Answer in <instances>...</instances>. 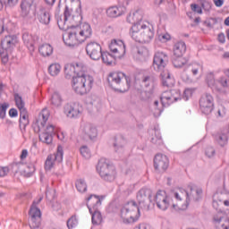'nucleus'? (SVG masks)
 <instances>
[{"label": "nucleus", "mask_w": 229, "mask_h": 229, "mask_svg": "<svg viewBox=\"0 0 229 229\" xmlns=\"http://www.w3.org/2000/svg\"><path fill=\"white\" fill-rule=\"evenodd\" d=\"M191 97H192V89H186L183 91L182 99L184 101H189V98H191Z\"/></svg>", "instance_id": "obj_57"}, {"label": "nucleus", "mask_w": 229, "mask_h": 229, "mask_svg": "<svg viewBox=\"0 0 229 229\" xmlns=\"http://www.w3.org/2000/svg\"><path fill=\"white\" fill-rule=\"evenodd\" d=\"M103 64L106 65H112L115 60L119 59V57H115V54H110L108 52H102L101 57Z\"/></svg>", "instance_id": "obj_30"}, {"label": "nucleus", "mask_w": 229, "mask_h": 229, "mask_svg": "<svg viewBox=\"0 0 229 229\" xmlns=\"http://www.w3.org/2000/svg\"><path fill=\"white\" fill-rule=\"evenodd\" d=\"M17 44V36L8 35L1 40V48H0V58L2 64H8L9 55L12 52V47H15Z\"/></svg>", "instance_id": "obj_8"}, {"label": "nucleus", "mask_w": 229, "mask_h": 229, "mask_svg": "<svg viewBox=\"0 0 229 229\" xmlns=\"http://www.w3.org/2000/svg\"><path fill=\"white\" fill-rule=\"evenodd\" d=\"M125 145H126V140L123 136H119L114 139V148L116 153H121V151L124 149Z\"/></svg>", "instance_id": "obj_31"}, {"label": "nucleus", "mask_w": 229, "mask_h": 229, "mask_svg": "<svg viewBox=\"0 0 229 229\" xmlns=\"http://www.w3.org/2000/svg\"><path fill=\"white\" fill-rule=\"evenodd\" d=\"M86 53L91 60L98 61L101 58L103 50L99 43L91 41L86 45Z\"/></svg>", "instance_id": "obj_14"}, {"label": "nucleus", "mask_w": 229, "mask_h": 229, "mask_svg": "<svg viewBox=\"0 0 229 229\" xmlns=\"http://www.w3.org/2000/svg\"><path fill=\"white\" fill-rule=\"evenodd\" d=\"M10 173L8 166H0V178L6 176Z\"/></svg>", "instance_id": "obj_61"}, {"label": "nucleus", "mask_w": 229, "mask_h": 229, "mask_svg": "<svg viewBox=\"0 0 229 229\" xmlns=\"http://www.w3.org/2000/svg\"><path fill=\"white\" fill-rule=\"evenodd\" d=\"M225 115H226V111L225 110L223 106H221L216 111V117H225Z\"/></svg>", "instance_id": "obj_63"}, {"label": "nucleus", "mask_w": 229, "mask_h": 229, "mask_svg": "<svg viewBox=\"0 0 229 229\" xmlns=\"http://www.w3.org/2000/svg\"><path fill=\"white\" fill-rule=\"evenodd\" d=\"M55 190H51L49 188H47V191H46V198L48 201H53V199H55Z\"/></svg>", "instance_id": "obj_54"}, {"label": "nucleus", "mask_w": 229, "mask_h": 229, "mask_svg": "<svg viewBox=\"0 0 229 229\" xmlns=\"http://www.w3.org/2000/svg\"><path fill=\"white\" fill-rule=\"evenodd\" d=\"M44 199V197H39L38 200H34L30 212L29 216H30V227L31 229H37L40 227V223L42 221V213L40 212V208L37 207L40 201Z\"/></svg>", "instance_id": "obj_9"}, {"label": "nucleus", "mask_w": 229, "mask_h": 229, "mask_svg": "<svg viewBox=\"0 0 229 229\" xmlns=\"http://www.w3.org/2000/svg\"><path fill=\"white\" fill-rule=\"evenodd\" d=\"M38 21L40 24H44L45 26H48L49 22H51V14L49 11H46L45 9H41L39 14L38 16Z\"/></svg>", "instance_id": "obj_27"}, {"label": "nucleus", "mask_w": 229, "mask_h": 229, "mask_svg": "<svg viewBox=\"0 0 229 229\" xmlns=\"http://www.w3.org/2000/svg\"><path fill=\"white\" fill-rule=\"evenodd\" d=\"M173 51L174 56H183L187 51V45H185V42L183 41H178L174 45Z\"/></svg>", "instance_id": "obj_23"}, {"label": "nucleus", "mask_w": 229, "mask_h": 229, "mask_svg": "<svg viewBox=\"0 0 229 229\" xmlns=\"http://www.w3.org/2000/svg\"><path fill=\"white\" fill-rule=\"evenodd\" d=\"M214 223H221V221H224V223L221 225L222 229H229V218L228 216L222 217L219 216H214L213 217Z\"/></svg>", "instance_id": "obj_41"}, {"label": "nucleus", "mask_w": 229, "mask_h": 229, "mask_svg": "<svg viewBox=\"0 0 229 229\" xmlns=\"http://www.w3.org/2000/svg\"><path fill=\"white\" fill-rule=\"evenodd\" d=\"M124 13V8L122 6H112L106 10V15L108 17H121Z\"/></svg>", "instance_id": "obj_26"}, {"label": "nucleus", "mask_w": 229, "mask_h": 229, "mask_svg": "<svg viewBox=\"0 0 229 229\" xmlns=\"http://www.w3.org/2000/svg\"><path fill=\"white\" fill-rule=\"evenodd\" d=\"M90 37H92V29L89 23H84L82 28L78 25L72 26L65 36H63V40L69 47H74V46L82 44V42H85Z\"/></svg>", "instance_id": "obj_2"}, {"label": "nucleus", "mask_w": 229, "mask_h": 229, "mask_svg": "<svg viewBox=\"0 0 229 229\" xmlns=\"http://www.w3.org/2000/svg\"><path fill=\"white\" fill-rule=\"evenodd\" d=\"M190 191L191 192L189 193V201H191V199H193V201H199V199H201L203 190L190 187Z\"/></svg>", "instance_id": "obj_32"}, {"label": "nucleus", "mask_w": 229, "mask_h": 229, "mask_svg": "<svg viewBox=\"0 0 229 229\" xmlns=\"http://www.w3.org/2000/svg\"><path fill=\"white\" fill-rule=\"evenodd\" d=\"M109 49L115 58L121 59L126 55V45L123 40L113 39L109 44Z\"/></svg>", "instance_id": "obj_15"}, {"label": "nucleus", "mask_w": 229, "mask_h": 229, "mask_svg": "<svg viewBox=\"0 0 229 229\" xmlns=\"http://www.w3.org/2000/svg\"><path fill=\"white\" fill-rule=\"evenodd\" d=\"M103 199H105V196H98L91 194L87 199V207L89 210V214H92V210L98 209L103 203Z\"/></svg>", "instance_id": "obj_20"}, {"label": "nucleus", "mask_w": 229, "mask_h": 229, "mask_svg": "<svg viewBox=\"0 0 229 229\" xmlns=\"http://www.w3.org/2000/svg\"><path fill=\"white\" fill-rule=\"evenodd\" d=\"M79 1V7L76 9L74 14H72V9L69 8V6L65 5L64 12V23H66L67 21L70 22H74L75 24H80L81 22L83 16H81V2Z\"/></svg>", "instance_id": "obj_12"}, {"label": "nucleus", "mask_w": 229, "mask_h": 229, "mask_svg": "<svg viewBox=\"0 0 229 229\" xmlns=\"http://www.w3.org/2000/svg\"><path fill=\"white\" fill-rule=\"evenodd\" d=\"M62 71V66L59 64H52L48 67V72L51 76H58Z\"/></svg>", "instance_id": "obj_42"}, {"label": "nucleus", "mask_w": 229, "mask_h": 229, "mask_svg": "<svg viewBox=\"0 0 229 229\" xmlns=\"http://www.w3.org/2000/svg\"><path fill=\"white\" fill-rule=\"evenodd\" d=\"M30 119V115L28 114V109H22L20 111V119L19 121H24Z\"/></svg>", "instance_id": "obj_60"}, {"label": "nucleus", "mask_w": 229, "mask_h": 229, "mask_svg": "<svg viewBox=\"0 0 229 229\" xmlns=\"http://www.w3.org/2000/svg\"><path fill=\"white\" fill-rule=\"evenodd\" d=\"M107 83L114 92H128L131 85V79L123 72H113L107 76Z\"/></svg>", "instance_id": "obj_5"}, {"label": "nucleus", "mask_w": 229, "mask_h": 229, "mask_svg": "<svg viewBox=\"0 0 229 229\" xmlns=\"http://www.w3.org/2000/svg\"><path fill=\"white\" fill-rule=\"evenodd\" d=\"M50 115L49 110L47 107L43 108L38 114L36 124H34V131L39 133V140L44 144H52L53 135H55V125L46 126Z\"/></svg>", "instance_id": "obj_1"}, {"label": "nucleus", "mask_w": 229, "mask_h": 229, "mask_svg": "<svg viewBox=\"0 0 229 229\" xmlns=\"http://www.w3.org/2000/svg\"><path fill=\"white\" fill-rule=\"evenodd\" d=\"M215 140L218 146L224 148L228 144V132H218L215 135Z\"/></svg>", "instance_id": "obj_29"}, {"label": "nucleus", "mask_w": 229, "mask_h": 229, "mask_svg": "<svg viewBox=\"0 0 229 229\" xmlns=\"http://www.w3.org/2000/svg\"><path fill=\"white\" fill-rule=\"evenodd\" d=\"M151 194H153V191L148 188H142L138 191L137 200L140 205V207H138L139 210H140V208H143L144 210H149V205L153 203V200L151 199Z\"/></svg>", "instance_id": "obj_10"}, {"label": "nucleus", "mask_w": 229, "mask_h": 229, "mask_svg": "<svg viewBox=\"0 0 229 229\" xmlns=\"http://www.w3.org/2000/svg\"><path fill=\"white\" fill-rule=\"evenodd\" d=\"M53 160H55L53 157V155L47 156V160L45 162L46 171H51V169H53V165H54Z\"/></svg>", "instance_id": "obj_49"}, {"label": "nucleus", "mask_w": 229, "mask_h": 229, "mask_svg": "<svg viewBox=\"0 0 229 229\" xmlns=\"http://www.w3.org/2000/svg\"><path fill=\"white\" fill-rule=\"evenodd\" d=\"M75 187L79 192H87V182L83 179L77 180Z\"/></svg>", "instance_id": "obj_44"}, {"label": "nucleus", "mask_w": 229, "mask_h": 229, "mask_svg": "<svg viewBox=\"0 0 229 229\" xmlns=\"http://www.w3.org/2000/svg\"><path fill=\"white\" fill-rule=\"evenodd\" d=\"M64 74L67 80L76 77V72L74 71V64H67L64 65Z\"/></svg>", "instance_id": "obj_33"}, {"label": "nucleus", "mask_w": 229, "mask_h": 229, "mask_svg": "<svg viewBox=\"0 0 229 229\" xmlns=\"http://www.w3.org/2000/svg\"><path fill=\"white\" fill-rule=\"evenodd\" d=\"M14 101L20 111L26 110V107H24V100H22V97H21L19 93L14 94Z\"/></svg>", "instance_id": "obj_45"}, {"label": "nucleus", "mask_w": 229, "mask_h": 229, "mask_svg": "<svg viewBox=\"0 0 229 229\" xmlns=\"http://www.w3.org/2000/svg\"><path fill=\"white\" fill-rule=\"evenodd\" d=\"M84 140H94L98 137V129L92 123H85L81 129Z\"/></svg>", "instance_id": "obj_19"}, {"label": "nucleus", "mask_w": 229, "mask_h": 229, "mask_svg": "<svg viewBox=\"0 0 229 229\" xmlns=\"http://www.w3.org/2000/svg\"><path fill=\"white\" fill-rule=\"evenodd\" d=\"M169 62V56L164 52H157L153 59V68L155 71H157L160 73V78L163 87H174V77L171 75L169 70L165 69Z\"/></svg>", "instance_id": "obj_3"}, {"label": "nucleus", "mask_w": 229, "mask_h": 229, "mask_svg": "<svg viewBox=\"0 0 229 229\" xmlns=\"http://www.w3.org/2000/svg\"><path fill=\"white\" fill-rule=\"evenodd\" d=\"M93 85L94 78L89 74L81 73V76L73 77L72 87L76 94L84 96V94H89V91L92 90Z\"/></svg>", "instance_id": "obj_6"}, {"label": "nucleus", "mask_w": 229, "mask_h": 229, "mask_svg": "<svg viewBox=\"0 0 229 229\" xmlns=\"http://www.w3.org/2000/svg\"><path fill=\"white\" fill-rule=\"evenodd\" d=\"M155 202L157 203V208L165 210L171 205V199L167 197V193L165 191L159 190L155 196Z\"/></svg>", "instance_id": "obj_17"}, {"label": "nucleus", "mask_w": 229, "mask_h": 229, "mask_svg": "<svg viewBox=\"0 0 229 229\" xmlns=\"http://www.w3.org/2000/svg\"><path fill=\"white\" fill-rule=\"evenodd\" d=\"M38 51L42 56H51L53 55V47L49 44H44L39 47Z\"/></svg>", "instance_id": "obj_36"}, {"label": "nucleus", "mask_w": 229, "mask_h": 229, "mask_svg": "<svg viewBox=\"0 0 229 229\" xmlns=\"http://www.w3.org/2000/svg\"><path fill=\"white\" fill-rule=\"evenodd\" d=\"M127 22L132 24V26L137 24V22H142V13L140 11H136L132 13H130L127 16Z\"/></svg>", "instance_id": "obj_28"}, {"label": "nucleus", "mask_w": 229, "mask_h": 229, "mask_svg": "<svg viewBox=\"0 0 229 229\" xmlns=\"http://www.w3.org/2000/svg\"><path fill=\"white\" fill-rule=\"evenodd\" d=\"M150 142H152V144H156L157 146H160L162 144V136L155 135L151 138Z\"/></svg>", "instance_id": "obj_59"}, {"label": "nucleus", "mask_w": 229, "mask_h": 229, "mask_svg": "<svg viewBox=\"0 0 229 229\" xmlns=\"http://www.w3.org/2000/svg\"><path fill=\"white\" fill-rule=\"evenodd\" d=\"M199 69H201V65L198 64H190L186 68V71H188V72H191L193 76H197L198 72H199Z\"/></svg>", "instance_id": "obj_47"}, {"label": "nucleus", "mask_w": 229, "mask_h": 229, "mask_svg": "<svg viewBox=\"0 0 229 229\" xmlns=\"http://www.w3.org/2000/svg\"><path fill=\"white\" fill-rule=\"evenodd\" d=\"M86 103L89 108H99L101 106V99L96 95H90L86 98Z\"/></svg>", "instance_id": "obj_25"}, {"label": "nucleus", "mask_w": 229, "mask_h": 229, "mask_svg": "<svg viewBox=\"0 0 229 229\" xmlns=\"http://www.w3.org/2000/svg\"><path fill=\"white\" fill-rule=\"evenodd\" d=\"M148 53V50L144 47H140L138 49L137 56L142 60V58H146V55Z\"/></svg>", "instance_id": "obj_58"}, {"label": "nucleus", "mask_w": 229, "mask_h": 229, "mask_svg": "<svg viewBox=\"0 0 229 229\" xmlns=\"http://www.w3.org/2000/svg\"><path fill=\"white\" fill-rule=\"evenodd\" d=\"M130 35L139 44H149L155 38V28L149 22H137L131 26Z\"/></svg>", "instance_id": "obj_4"}, {"label": "nucleus", "mask_w": 229, "mask_h": 229, "mask_svg": "<svg viewBox=\"0 0 229 229\" xmlns=\"http://www.w3.org/2000/svg\"><path fill=\"white\" fill-rule=\"evenodd\" d=\"M189 61L185 58H183L182 56H175L173 58L172 60V64L174 65V67H175L176 69H181V67L182 65H185Z\"/></svg>", "instance_id": "obj_39"}, {"label": "nucleus", "mask_w": 229, "mask_h": 229, "mask_svg": "<svg viewBox=\"0 0 229 229\" xmlns=\"http://www.w3.org/2000/svg\"><path fill=\"white\" fill-rule=\"evenodd\" d=\"M67 226L69 229L75 228V226H78V219L74 216H72L68 219Z\"/></svg>", "instance_id": "obj_51"}, {"label": "nucleus", "mask_w": 229, "mask_h": 229, "mask_svg": "<svg viewBox=\"0 0 229 229\" xmlns=\"http://www.w3.org/2000/svg\"><path fill=\"white\" fill-rule=\"evenodd\" d=\"M206 155H207V157H208V158H212V157H214V155H216V149H214V148H212V147H208L206 148Z\"/></svg>", "instance_id": "obj_62"}, {"label": "nucleus", "mask_w": 229, "mask_h": 229, "mask_svg": "<svg viewBox=\"0 0 229 229\" xmlns=\"http://www.w3.org/2000/svg\"><path fill=\"white\" fill-rule=\"evenodd\" d=\"M30 125V119L19 120V128L21 133H26V127Z\"/></svg>", "instance_id": "obj_50"}, {"label": "nucleus", "mask_w": 229, "mask_h": 229, "mask_svg": "<svg viewBox=\"0 0 229 229\" xmlns=\"http://www.w3.org/2000/svg\"><path fill=\"white\" fill-rule=\"evenodd\" d=\"M174 198L178 201H182V199H186V203L189 205V191H185L184 189H179L178 191L174 192Z\"/></svg>", "instance_id": "obj_37"}, {"label": "nucleus", "mask_w": 229, "mask_h": 229, "mask_svg": "<svg viewBox=\"0 0 229 229\" xmlns=\"http://www.w3.org/2000/svg\"><path fill=\"white\" fill-rule=\"evenodd\" d=\"M157 40L163 44H165V42H169V40H171V35H169V33L159 34L157 36Z\"/></svg>", "instance_id": "obj_52"}, {"label": "nucleus", "mask_w": 229, "mask_h": 229, "mask_svg": "<svg viewBox=\"0 0 229 229\" xmlns=\"http://www.w3.org/2000/svg\"><path fill=\"white\" fill-rule=\"evenodd\" d=\"M21 15L23 18H26L30 15V12L31 10V4L26 0H22L21 3Z\"/></svg>", "instance_id": "obj_34"}, {"label": "nucleus", "mask_w": 229, "mask_h": 229, "mask_svg": "<svg viewBox=\"0 0 229 229\" xmlns=\"http://www.w3.org/2000/svg\"><path fill=\"white\" fill-rule=\"evenodd\" d=\"M74 64V71L75 76H81V74H85V65L81 63H73Z\"/></svg>", "instance_id": "obj_46"}, {"label": "nucleus", "mask_w": 229, "mask_h": 229, "mask_svg": "<svg viewBox=\"0 0 229 229\" xmlns=\"http://www.w3.org/2000/svg\"><path fill=\"white\" fill-rule=\"evenodd\" d=\"M81 151V155L84 157V158H89L90 157V150L89 149V147L87 146H82L80 148Z\"/></svg>", "instance_id": "obj_55"}, {"label": "nucleus", "mask_w": 229, "mask_h": 229, "mask_svg": "<svg viewBox=\"0 0 229 229\" xmlns=\"http://www.w3.org/2000/svg\"><path fill=\"white\" fill-rule=\"evenodd\" d=\"M82 110L83 107L78 103H68L64 106V114L70 119H76Z\"/></svg>", "instance_id": "obj_18"}, {"label": "nucleus", "mask_w": 229, "mask_h": 229, "mask_svg": "<svg viewBox=\"0 0 229 229\" xmlns=\"http://www.w3.org/2000/svg\"><path fill=\"white\" fill-rule=\"evenodd\" d=\"M10 108V104L4 102L0 104V119H4L6 117V111Z\"/></svg>", "instance_id": "obj_48"}, {"label": "nucleus", "mask_w": 229, "mask_h": 229, "mask_svg": "<svg viewBox=\"0 0 229 229\" xmlns=\"http://www.w3.org/2000/svg\"><path fill=\"white\" fill-rule=\"evenodd\" d=\"M156 81L157 78L155 77V75H146L142 79V83L147 89L149 87H153Z\"/></svg>", "instance_id": "obj_40"}, {"label": "nucleus", "mask_w": 229, "mask_h": 229, "mask_svg": "<svg viewBox=\"0 0 229 229\" xmlns=\"http://www.w3.org/2000/svg\"><path fill=\"white\" fill-rule=\"evenodd\" d=\"M13 167L18 169L15 173H21V176H25L26 178L33 176V173H35V166L33 165H26L21 163H15L13 165Z\"/></svg>", "instance_id": "obj_22"}, {"label": "nucleus", "mask_w": 229, "mask_h": 229, "mask_svg": "<svg viewBox=\"0 0 229 229\" xmlns=\"http://www.w3.org/2000/svg\"><path fill=\"white\" fill-rule=\"evenodd\" d=\"M97 172L104 182H114V180H115V176H117L115 166L111 165L110 161L105 157H101L98 160Z\"/></svg>", "instance_id": "obj_7"}, {"label": "nucleus", "mask_w": 229, "mask_h": 229, "mask_svg": "<svg viewBox=\"0 0 229 229\" xmlns=\"http://www.w3.org/2000/svg\"><path fill=\"white\" fill-rule=\"evenodd\" d=\"M160 99L163 106H169V105L180 101L182 99V94L178 89L166 90L162 93Z\"/></svg>", "instance_id": "obj_13"}, {"label": "nucleus", "mask_w": 229, "mask_h": 229, "mask_svg": "<svg viewBox=\"0 0 229 229\" xmlns=\"http://www.w3.org/2000/svg\"><path fill=\"white\" fill-rule=\"evenodd\" d=\"M64 100L62 99V95H60V93L58 92H55L53 95H52V98H51V105L54 108H58L60 106H62V102Z\"/></svg>", "instance_id": "obj_35"}, {"label": "nucleus", "mask_w": 229, "mask_h": 229, "mask_svg": "<svg viewBox=\"0 0 229 229\" xmlns=\"http://www.w3.org/2000/svg\"><path fill=\"white\" fill-rule=\"evenodd\" d=\"M219 83L222 85V87H229V79L222 77L219 80Z\"/></svg>", "instance_id": "obj_64"}, {"label": "nucleus", "mask_w": 229, "mask_h": 229, "mask_svg": "<svg viewBox=\"0 0 229 229\" xmlns=\"http://www.w3.org/2000/svg\"><path fill=\"white\" fill-rule=\"evenodd\" d=\"M54 160H55V162H58L60 164V162H62L64 160V147H62V145H59L57 147V151L55 155H52Z\"/></svg>", "instance_id": "obj_43"}, {"label": "nucleus", "mask_w": 229, "mask_h": 229, "mask_svg": "<svg viewBox=\"0 0 229 229\" xmlns=\"http://www.w3.org/2000/svg\"><path fill=\"white\" fill-rule=\"evenodd\" d=\"M22 41L26 47H28L29 51H35V39L30 32H23Z\"/></svg>", "instance_id": "obj_24"}, {"label": "nucleus", "mask_w": 229, "mask_h": 229, "mask_svg": "<svg viewBox=\"0 0 229 229\" xmlns=\"http://www.w3.org/2000/svg\"><path fill=\"white\" fill-rule=\"evenodd\" d=\"M169 167V158L164 154H157L154 157V168L158 173H165Z\"/></svg>", "instance_id": "obj_16"}, {"label": "nucleus", "mask_w": 229, "mask_h": 229, "mask_svg": "<svg viewBox=\"0 0 229 229\" xmlns=\"http://www.w3.org/2000/svg\"><path fill=\"white\" fill-rule=\"evenodd\" d=\"M214 97L210 93H205L199 99V109L204 115H210L214 112Z\"/></svg>", "instance_id": "obj_11"}, {"label": "nucleus", "mask_w": 229, "mask_h": 229, "mask_svg": "<svg viewBox=\"0 0 229 229\" xmlns=\"http://www.w3.org/2000/svg\"><path fill=\"white\" fill-rule=\"evenodd\" d=\"M191 11L194 12L195 13H199V14L203 13V9L198 4H191Z\"/></svg>", "instance_id": "obj_56"}, {"label": "nucleus", "mask_w": 229, "mask_h": 229, "mask_svg": "<svg viewBox=\"0 0 229 229\" xmlns=\"http://www.w3.org/2000/svg\"><path fill=\"white\" fill-rule=\"evenodd\" d=\"M137 210L139 212V206H137L136 201H131L127 207L123 208L121 211L122 217L123 218V223L125 225H130V223H135V218L130 216V218H125L126 214H130V212Z\"/></svg>", "instance_id": "obj_21"}, {"label": "nucleus", "mask_w": 229, "mask_h": 229, "mask_svg": "<svg viewBox=\"0 0 229 229\" xmlns=\"http://www.w3.org/2000/svg\"><path fill=\"white\" fill-rule=\"evenodd\" d=\"M206 81L208 87H214V85H216V79L214 78L213 72H210L207 75Z\"/></svg>", "instance_id": "obj_53"}, {"label": "nucleus", "mask_w": 229, "mask_h": 229, "mask_svg": "<svg viewBox=\"0 0 229 229\" xmlns=\"http://www.w3.org/2000/svg\"><path fill=\"white\" fill-rule=\"evenodd\" d=\"M92 217L91 221L93 225H101L103 221V216H101V212L98 209H92V213H90Z\"/></svg>", "instance_id": "obj_38"}]
</instances>
